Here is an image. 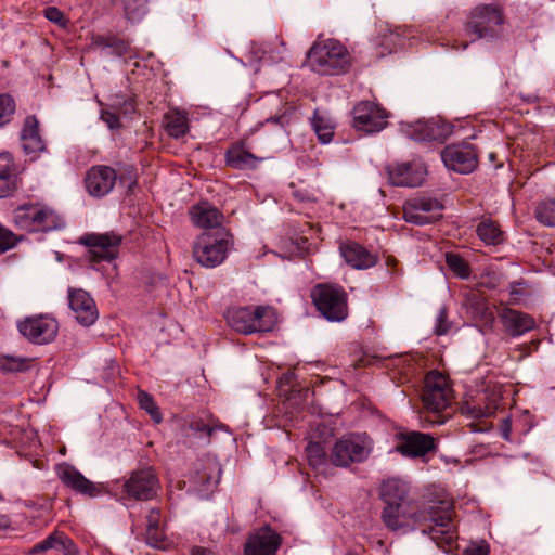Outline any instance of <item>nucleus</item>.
Segmentation results:
<instances>
[{
	"label": "nucleus",
	"mask_w": 555,
	"mask_h": 555,
	"mask_svg": "<svg viewBox=\"0 0 555 555\" xmlns=\"http://www.w3.org/2000/svg\"><path fill=\"white\" fill-rule=\"evenodd\" d=\"M454 516L453 502L442 499L429 501L422 511L413 514V519L418 524L428 522V527L423 528L422 532L428 534L438 547L449 551L457 539V532L453 524Z\"/></svg>",
	"instance_id": "f257e3e1"
},
{
	"label": "nucleus",
	"mask_w": 555,
	"mask_h": 555,
	"mask_svg": "<svg viewBox=\"0 0 555 555\" xmlns=\"http://www.w3.org/2000/svg\"><path fill=\"white\" fill-rule=\"evenodd\" d=\"M422 420L429 425H442L452 415L453 390L446 375L430 371L424 379L422 391Z\"/></svg>",
	"instance_id": "f03ea898"
},
{
	"label": "nucleus",
	"mask_w": 555,
	"mask_h": 555,
	"mask_svg": "<svg viewBox=\"0 0 555 555\" xmlns=\"http://www.w3.org/2000/svg\"><path fill=\"white\" fill-rule=\"evenodd\" d=\"M307 64L320 75H339L350 66V55L335 39H318L307 53Z\"/></svg>",
	"instance_id": "7ed1b4c3"
},
{
	"label": "nucleus",
	"mask_w": 555,
	"mask_h": 555,
	"mask_svg": "<svg viewBox=\"0 0 555 555\" xmlns=\"http://www.w3.org/2000/svg\"><path fill=\"white\" fill-rule=\"evenodd\" d=\"M233 247V236L225 228L216 231H204L192 246L194 260L204 268L212 269L220 266Z\"/></svg>",
	"instance_id": "20e7f679"
},
{
	"label": "nucleus",
	"mask_w": 555,
	"mask_h": 555,
	"mask_svg": "<svg viewBox=\"0 0 555 555\" xmlns=\"http://www.w3.org/2000/svg\"><path fill=\"white\" fill-rule=\"evenodd\" d=\"M14 224L27 232H50L63 227V221L51 208L39 204H24L13 211Z\"/></svg>",
	"instance_id": "39448f33"
},
{
	"label": "nucleus",
	"mask_w": 555,
	"mask_h": 555,
	"mask_svg": "<svg viewBox=\"0 0 555 555\" xmlns=\"http://www.w3.org/2000/svg\"><path fill=\"white\" fill-rule=\"evenodd\" d=\"M370 453L371 446L364 437L349 434L336 440L331 449L330 463L337 467H349L364 462Z\"/></svg>",
	"instance_id": "423d86ee"
},
{
	"label": "nucleus",
	"mask_w": 555,
	"mask_h": 555,
	"mask_svg": "<svg viewBox=\"0 0 555 555\" xmlns=\"http://www.w3.org/2000/svg\"><path fill=\"white\" fill-rule=\"evenodd\" d=\"M503 24L502 11L494 5L485 4L475 8L465 25V34L472 41L493 37Z\"/></svg>",
	"instance_id": "0eeeda50"
},
{
	"label": "nucleus",
	"mask_w": 555,
	"mask_h": 555,
	"mask_svg": "<svg viewBox=\"0 0 555 555\" xmlns=\"http://www.w3.org/2000/svg\"><path fill=\"white\" fill-rule=\"evenodd\" d=\"M122 493L135 501H149L157 495L160 488L158 477L153 467L133 470L122 482Z\"/></svg>",
	"instance_id": "6e6552de"
},
{
	"label": "nucleus",
	"mask_w": 555,
	"mask_h": 555,
	"mask_svg": "<svg viewBox=\"0 0 555 555\" xmlns=\"http://www.w3.org/2000/svg\"><path fill=\"white\" fill-rule=\"evenodd\" d=\"M18 331L29 341L43 345L55 338L57 322L50 314H31L18 323Z\"/></svg>",
	"instance_id": "1a4fd4ad"
},
{
	"label": "nucleus",
	"mask_w": 555,
	"mask_h": 555,
	"mask_svg": "<svg viewBox=\"0 0 555 555\" xmlns=\"http://www.w3.org/2000/svg\"><path fill=\"white\" fill-rule=\"evenodd\" d=\"M311 299L319 312H346L348 309V295L337 284H317L311 289Z\"/></svg>",
	"instance_id": "9d476101"
},
{
	"label": "nucleus",
	"mask_w": 555,
	"mask_h": 555,
	"mask_svg": "<svg viewBox=\"0 0 555 555\" xmlns=\"http://www.w3.org/2000/svg\"><path fill=\"white\" fill-rule=\"evenodd\" d=\"M443 206L439 201L428 197H415L403 205V218L406 222L425 225L442 218Z\"/></svg>",
	"instance_id": "9b49d317"
},
{
	"label": "nucleus",
	"mask_w": 555,
	"mask_h": 555,
	"mask_svg": "<svg viewBox=\"0 0 555 555\" xmlns=\"http://www.w3.org/2000/svg\"><path fill=\"white\" fill-rule=\"evenodd\" d=\"M444 166L461 175L473 172L478 165V156L472 144H452L441 152Z\"/></svg>",
	"instance_id": "f8f14e48"
},
{
	"label": "nucleus",
	"mask_w": 555,
	"mask_h": 555,
	"mask_svg": "<svg viewBox=\"0 0 555 555\" xmlns=\"http://www.w3.org/2000/svg\"><path fill=\"white\" fill-rule=\"evenodd\" d=\"M121 236L115 233L88 234L81 243L89 247V257L93 262L112 261L119 254Z\"/></svg>",
	"instance_id": "ddd939ff"
},
{
	"label": "nucleus",
	"mask_w": 555,
	"mask_h": 555,
	"mask_svg": "<svg viewBox=\"0 0 555 555\" xmlns=\"http://www.w3.org/2000/svg\"><path fill=\"white\" fill-rule=\"evenodd\" d=\"M387 113L377 104L363 101L353 108V127L366 133H374L387 126Z\"/></svg>",
	"instance_id": "4468645a"
},
{
	"label": "nucleus",
	"mask_w": 555,
	"mask_h": 555,
	"mask_svg": "<svg viewBox=\"0 0 555 555\" xmlns=\"http://www.w3.org/2000/svg\"><path fill=\"white\" fill-rule=\"evenodd\" d=\"M281 544V535L270 526H264L248 537L244 555H276Z\"/></svg>",
	"instance_id": "2eb2a0df"
},
{
	"label": "nucleus",
	"mask_w": 555,
	"mask_h": 555,
	"mask_svg": "<svg viewBox=\"0 0 555 555\" xmlns=\"http://www.w3.org/2000/svg\"><path fill=\"white\" fill-rule=\"evenodd\" d=\"M453 126L441 119L418 120L409 126L408 135L414 141H444L453 133Z\"/></svg>",
	"instance_id": "dca6fc26"
},
{
	"label": "nucleus",
	"mask_w": 555,
	"mask_h": 555,
	"mask_svg": "<svg viewBox=\"0 0 555 555\" xmlns=\"http://www.w3.org/2000/svg\"><path fill=\"white\" fill-rule=\"evenodd\" d=\"M230 327L242 334L272 331L276 314H224Z\"/></svg>",
	"instance_id": "f3484780"
},
{
	"label": "nucleus",
	"mask_w": 555,
	"mask_h": 555,
	"mask_svg": "<svg viewBox=\"0 0 555 555\" xmlns=\"http://www.w3.org/2000/svg\"><path fill=\"white\" fill-rule=\"evenodd\" d=\"M398 451L408 457H422L437 450L436 439L430 434L408 431L399 436Z\"/></svg>",
	"instance_id": "a211bd4d"
},
{
	"label": "nucleus",
	"mask_w": 555,
	"mask_h": 555,
	"mask_svg": "<svg viewBox=\"0 0 555 555\" xmlns=\"http://www.w3.org/2000/svg\"><path fill=\"white\" fill-rule=\"evenodd\" d=\"M61 481L76 493L95 498L103 493V487L87 479L77 468L68 464H62L57 468Z\"/></svg>",
	"instance_id": "6ab92c4d"
},
{
	"label": "nucleus",
	"mask_w": 555,
	"mask_h": 555,
	"mask_svg": "<svg viewBox=\"0 0 555 555\" xmlns=\"http://www.w3.org/2000/svg\"><path fill=\"white\" fill-rule=\"evenodd\" d=\"M116 179L117 173L112 167L93 166L86 173V189L91 196L103 197L113 190Z\"/></svg>",
	"instance_id": "aec40b11"
},
{
	"label": "nucleus",
	"mask_w": 555,
	"mask_h": 555,
	"mask_svg": "<svg viewBox=\"0 0 555 555\" xmlns=\"http://www.w3.org/2000/svg\"><path fill=\"white\" fill-rule=\"evenodd\" d=\"M387 173L391 184L415 188L423 182L425 169L418 164L402 163L396 166H388Z\"/></svg>",
	"instance_id": "412c9836"
},
{
	"label": "nucleus",
	"mask_w": 555,
	"mask_h": 555,
	"mask_svg": "<svg viewBox=\"0 0 555 555\" xmlns=\"http://www.w3.org/2000/svg\"><path fill=\"white\" fill-rule=\"evenodd\" d=\"M192 222L205 231H216L223 228V214L207 202L193 206L190 210Z\"/></svg>",
	"instance_id": "4be33fe9"
},
{
	"label": "nucleus",
	"mask_w": 555,
	"mask_h": 555,
	"mask_svg": "<svg viewBox=\"0 0 555 555\" xmlns=\"http://www.w3.org/2000/svg\"><path fill=\"white\" fill-rule=\"evenodd\" d=\"M339 250L345 261L353 269L365 270L377 263V256L358 243L341 244Z\"/></svg>",
	"instance_id": "5701e85b"
},
{
	"label": "nucleus",
	"mask_w": 555,
	"mask_h": 555,
	"mask_svg": "<svg viewBox=\"0 0 555 555\" xmlns=\"http://www.w3.org/2000/svg\"><path fill=\"white\" fill-rule=\"evenodd\" d=\"M23 151L26 154H36L44 150V143L39 133V122L35 116H27L21 131Z\"/></svg>",
	"instance_id": "b1692460"
},
{
	"label": "nucleus",
	"mask_w": 555,
	"mask_h": 555,
	"mask_svg": "<svg viewBox=\"0 0 555 555\" xmlns=\"http://www.w3.org/2000/svg\"><path fill=\"white\" fill-rule=\"evenodd\" d=\"M17 186L16 166L10 153L0 154V198L8 197Z\"/></svg>",
	"instance_id": "393cba45"
},
{
	"label": "nucleus",
	"mask_w": 555,
	"mask_h": 555,
	"mask_svg": "<svg viewBox=\"0 0 555 555\" xmlns=\"http://www.w3.org/2000/svg\"><path fill=\"white\" fill-rule=\"evenodd\" d=\"M262 158L251 154L243 143L233 144L225 153L227 165L234 169H254Z\"/></svg>",
	"instance_id": "a878e982"
},
{
	"label": "nucleus",
	"mask_w": 555,
	"mask_h": 555,
	"mask_svg": "<svg viewBox=\"0 0 555 555\" xmlns=\"http://www.w3.org/2000/svg\"><path fill=\"white\" fill-rule=\"evenodd\" d=\"M499 317L505 333L514 337L535 326V321L530 314H499Z\"/></svg>",
	"instance_id": "bb28decb"
},
{
	"label": "nucleus",
	"mask_w": 555,
	"mask_h": 555,
	"mask_svg": "<svg viewBox=\"0 0 555 555\" xmlns=\"http://www.w3.org/2000/svg\"><path fill=\"white\" fill-rule=\"evenodd\" d=\"M408 492V485L398 478H389L380 486V498L385 504L403 505Z\"/></svg>",
	"instance_id": "cd10ccee"
},
{
	"label": "nucleus",
	"mask_w": 555,
	"mask_h": 555,
	"mask_svg": "<svg viewBox=\"0 0 555 555\" xmlns=\"http://www.w3.org/2000/svg\"><path fill=\"white\" fill-rule=\"evenodd\" d=\"M163 124L168 135L179 139L189 131V120L185 112L180 109H170L163 117Z\"/></svg>",
	"instance_id": "c85d7f7f"
},
{
	"label": "nucleus",
	"mask_w": 555,
	"mask_h": 555,
	"mask_svg": "<svg viewBox=\"0 0 555 555\" xmlns=\"http://www.w3.org/2000/svg\"><path fill=\"white\" fill-rule=\"evenodd\" d=\"M403 38L397 29H391L388 26L382 27L374 40V44L378 50L379 56H385L392 53L402 46Z\"/></svg>",
	"instance_id": "c756f323"
},
{
	"label": "nucleus",
	"mask_w": 555,
	"mask_h": 555,
	"mask_svg": "<svg viewBox=\"0 0 555 555\" xmlns=\"http://www.w3.org/2000/svg\"><path fill=\"white\" fill-rule=\"evenodd\" d=\"M68 307L73 312H98L95 300L82 288H68Z\"/></svg>",
	"instance_id": "7c9ffc66"
},
{
	"label": "nucleus",
	"mask_w": 555,
	"mask_h": 555,
	"mask_svg": "<svg viewBox=\"0 0 555 555\" xmlns=\"http://www.w3.org/2000/svg\"><path fill=\"white\" fill-rule=\"evenodd\" d=\"M35 357H23L15 354L0 356V372L3 373H24L29 371L36 363Z\"/></svg>",
	"instance_id": "2f4dec72"
},
{
	"label": "nucleus",
	"mask_w": 555,
	"mask_h": 555,
	"mask_svg": "<svg viewBox=\"0 0 555 555\" xmlns=\"http://www.w3.org/2000/svg\"><path fill=\"white\" fill-rule=\"evenodd\" d=\"M312 128L321 143L326 144L332 141L335 125L327 114L317 109L312 119Z\"/></svg>",
	"instance_id": "473e14b6"
},
{
	"label": "nucleus",
	"mask_w": 555,
	"mask_h": 555,
	"mask_svg": "<svg viewBox=\"0 0 555 555\" xmlns=\"http://www.w3.org/2000/svg\"><path fill=\"white\" fill-rule=\"evenodd\" d=\"M306 454L309 465L319 470L330 462L326 449L321 442L310 441L306 447Z\"/></svg>",
	"instance_id": "72a5a7b5"
},
{
	"label": "nucleus",
	"mask_w": 555,
	"mask_h": 555,
	"mask_svg": "<svg viewBox=\"0 0 555 555\" xmlns=\"http://www.w3.org/2000/svg\"><path fill=\"white\" fill-rule=\"evenodd\" d=\"M477 234L486 244L498 245L503 241V233L491 220H483L477 227Z\"/></svg>",
	"instance_id": "f704fd0d"
},
{
	"label": "nucleus",
	"mask_w": 555,
	"mask_h": 555,
	"mask_svg": "<svg viewBox=\"0 0 555 555\" xmlns=\"http://www.w3.org/2000/svg\"><path fill=\"white\" fill-rule=\"evenodd\" d=\"M385 525L391 530H398L404 526L401 518H404L403 505L386 504L383 514Z\"/></svg>",
	"instance_id": "c9c22d12"
},
{
	"label": "nucleus",
	"mask_w": 555,
	"mask_h": 555,
	"mask_svg": "<svg viewBox=\"0 0 555 555\" xmlns=\"http://www.w3.org/2000/svg\"><path fill=\"white\" fill-rule=\"evenodd\" d=\"M446 263L453 274L459 279H468L470 275V267L468 262L457 254L447 253Z\"/></svg>",
	"instance_id": "e433bc0d"
},
{
	"label": "nucleus",
	"mask_w": 555,
	"mask_h": 555,
	"mask_svg": "<svg viewBox=\"0 0 555 555\" xmlns=\"http://www.w3.org/2000/svg\"><path fill=\"white\" fill-rule=\"evenodd\" d=\"M138 403L140 409L144 410L156 424L162 423V412L157 403L155 402L154 398L149 392L144 390H139Z\"/></svg>",
	"instance_id": "4c0bfd02"
},
{
	"label": "nucleus",
	"mask_w": 555,
	"mask_h": 555,
	"mask_svg": "<svg viewBox=\"0 0 555 555\" xmlns=\"http://www.w3.org/2000/svg\"><path fill=\"white\" fill-rule=\"evenodd\" d=\"M535 218L547 227H555V199L541 202L535 208Z\"/></svg>",
	"instance_id": "58836bf2"
},
{
	"label": "nucleus",
	"mask_w": 555,
	"mask_h": 555,
	"mask_svg": "<svg viewBox=\"0 0 555 555\" xmlns=\"http://www.w3.org/2000/svg\"><path fill=\"white\" fill-rule=\"evenodd\" d=\"M464 306L473 312H487L489 310L480 289H469L464 295Z\"/></svg>",
	"instance_id": "ea45409f"
},
{
	"label": "nucleus",
	"mask_w": 555,
	"mask_h": 555,
	"mask_svg": "<svg viewBox=\"0 0 555 555\" xmlns=\"http://www.w3.org/2000/svg\"><path fill=\"white\" fill-rule=\"evenodd\" d=\"M50 548H62L67 554H73L75 551L74 541L64 532L55 530L46 538Z\"/></svg>",
	"instance_id": "a19ab883"
},
{
	"label": "nucleus",
	"mask_w": 555,
	"mask_h": 555,
	"mask_svg": "<svg viewBox=\"0 0 555 555\" xmlns=\"http://www.w3.org/2000/svg\"><path fill=\"white\" fill-rule=\"evenodd\" d=\"M125 15L130 21L140 20L146 12V0H122Z\"/></svg>",
	"instance_id": "79ce46f5"
},
{
	"label": "nucleus",
	"mask_w": 555,
	"mask_h": 555,
	"mask_svg": "<svg viewBox=\"0 0 555 555\" xmlns=\"http://www.w3.org/2000/svg\"><path fill=\"white\" fill-rule=\"evenodd\" d=\"M15 113V101L10 94H0V127L9 124Z\"/></svg>",
	"instance_id": "37998d69"
},
{
	"label": "nucleus",
	"mask_w": 555,
	"mask_h": 555,
	"mask_svg": "<svg viewBox=\"0 0 555 555\" xmlns=\"http://www.w3.org/2000/svg\"><path fill=\"white\" fill-rule=\"evenodd\" d=\"M24 236L14 234L11 230L0 224V255L14 248Z\"/></svg>",
	"instance_id": "c03bdc74"
},
{
	"label": "nucleus",
	"mask_w": 555,
	"mask_h": 555,
	"mask_svg": "<svg viewBox=\"0 0 555 555\" xmlns=\"http://www.w3.org/2000/svg\"><path fill=\"white\" fill-rule=\"evenodd\" d=\"M460 327L459 323L449 320L448 314H438L434 333L437 336L455 333Z\"/></svg>",
	"instance_id": "a18cd8bd"
},
{
	"label": "nucleus",
	"mask_w": 555,
	"mask_h": 555,
	"mask_svg": "<svg viewBox=\"0 0 555 555\" xmlns=\"http://www.w3.org/2000/svg\"><path fill=\"white\" fill-rule=\"evenodd\" d=\"M145 538L149 545L163 548L166 540L165 526L146 528Z\"/></svg>",
	"instance_id": "49530a36"
},
{
	"label": "nucleus",
	"mask_w": 555,
	"mask_h": 555,
	"mask_svg": "<svg viewBox=\"0 0 555 555\" xmlns=\"http://www.w3.org/2000/svg\"><path fill=\"white\" fill-rule=\"evenodd\" d=\"M44 17L51 23L66 28L68 26L69 20L64 15V13L57 9L56 7H48L43 10Z\"/></svg>",
	"instance_id": "de8ad7c7"
},
{
	"label": "nucleus",
	"mask_w": 555,
	"mask_h": 555,
	"mask_svg": "<svg viewBox=\"0 0 555 555\" xmlns=\"http://www.w3.org/2000/svg\"><path fill=\"white\" fill-rule=\"evenodd\" d=\"M190 429L195 433H205L210 438L216 430H227L228 427L224 424L207 425L203 421L196 420L190 423Z\"/></svg>",
	"instance_id": "09e8293b"
},
{
	"label": "nucleus",
	"mask_w": 555,
	"mask_h": 555,
	"mask_svg": "<svg viewBox=\"0 0 555 555\" xmlns=\"http://www.w3.org/2000/svg\"><path fill=\"white\" fill-rule=\"evenodd\" d=\"M499 285V276L494 272H486L480 275L476 288L482 293L483 288L493 289Z\"/></svg>",
	"instance_id": "8fccbe9b"
},
{
	"label": "nucleus",
	"mask_w": 555,
	"mask_h": 555,
	"mask_svg": "<svg viewBox=\"0 0 555 555\" xmlns=\"http://www.w3.org/2000/svg\"><path fill=\"white\" fill-rule=\"evenodd\" d=\"M206 469L210 470V475L206 476L205 478H202V481L204 485L207 486V489L210 488V486H217L220 481L221 476V469L216 463H209L206 466Z\"/></svg>",
	"instance_id": "3c124183"
},
{
	"label": "nucleus",
	"mask_w": 555,
	"mask_h": 555,
	"mask_svg": "<svg viewBox=\"0 0 555 555\" xmlns=\"http://www.w3.org/2000/svg\"><path fill=\"white\" fill-rule=\"evenodd\" d=\"M101 119L107 125V127L112 130L118 129L121 127L120 118L117 113L112 112L109 109L101 111Z\"/></svg>",
	"instance_id": "603ef678"
},
{
	"label": "nucleus",
	"mask_w": 555,
	"mask_h": 555,
	"mask_svg": "<svg viewBox=\"0 0 555 555\" xmlns=\"http://www.w3.org/2000/svg\"><path fill=\"white\" fill-rule=\"evenodd\" d=\"M111 49L113 50V53L117 56H124L128 53H130L131 48L128 41L119 39L114 36Z\"/></svg>",
	"instance_id": "864d4df0"
},
{
	"label": "nucleus",
	"mask_w": 555,
	"mask_h": 555,
	"mask_svg": "<svg viewBox=\"0 0 555 555\" xmlns=\"http://www.w3.org/2000/svg\"><path fill=\"white\" fill-rule=\"evenodd\" d=\"M490 546L486 541L470 544L464 550L463 555H489Z\"/></svg>",
	"instance_id": "5fc2aeb1"
},
{
	"label": "nucleus",
	"mask_w": 555,
	"mask_h": 555,
	"mask_svg": "<svg viewBox=\"0 0 555 555\" xmlns=\"http://www.w3.org/2000/svg\"><path fill=\"white\" fill-rule=\"evenodd\" d=\"M509 288L512 300L514 302L520 301L522 297L528 296L530 294V292L526 287H524L521 283H512Z\"/></svg>",
	"instance_id": "6e6d98bb"
},
{
	"label": "nucleus",
	"mask_w": 555,
	"mask_h": 555,
	"mask_svg": "<svg viewBox=\"0 0 555 555\" xmlns=\"http://www.w3.org/2000/svg\"><path fill=\"white\" fill-rule=\"evenodd\" d=\"M165 526L162 521V513L159 508H152L146 516V528Z\"/></svg>",
	"instance_id": "4d7b16f0"
},
{
	"label": "nucleus",
	"mask_w": 555,
	"mask_h": 555,
	"mask_svg": "<svg viewBox=\"0 0 555 555\" xmlns=\"http://www.w3.org/2000/svg\"><path fill=\"white\" fill-rule=\"evenodd\" d=\"M113 38H114V36H102V35L93 36L92 44L98 48H103V49L109 48L111 49Z\"/></svg>",
	"instance_id": "13d9d810"
},
{
	"label": "nucleus",
	"mask_w": 555,
	"mask_h": 555,
	"mask_svg": "<svg viewBox=\"0 0 555 555\" xmlns=\"http://www.w3.org/2000/svg\"><path fill=\"white\" fill-rule=\"evenodd\" d=\"M99 314H75L76 321L83 325L90 326L95 323Z\"/></svg>",
	"instance_id": "bf43d9fd"
},
{
	"label": "nucleus",
	"mask_w": 555,
	"mask_h": 555,
	"mask_svg": "<svg viewBox=\"0 0 555 555\" xmlns=\"http://www.w3.org/2000/svg\"><path fill=\"white\" fill-rule=\"evenodd\" d=\"M501 436L505 439V440H509L511 439V431H512V423H511V420L509 418H504L501 423Z\"/></svg>",
	"instance_id": "052dcab7"
},
{
	"label": "nucleus",
	"mask_w": 555,
	"mask_h": 555,
	"mask_svg": "<svg viewBox=\"0 0 555 555\" xmlns=\"http://www.w3.org/2000/svg\"><path fill=\"white\" fill-rule=\"evenodd\" d=\"M294 196L299 201V202H312V201H315V196L314 194L312 193H308L306 191H301V190H296L294 191Z\"/></svg>",
	"instance_id": "680f3d73"
},
{
	"label": "nucleus",
	"mask_w": 555,
	"mask_h": 555,
	"mask_svg": "<svg viewBox=\"0 0 555 555\" xmlns=\"http://www.w3.org/2000/svg\"><path fill=\"white\" fill-rule=\"evenodd\" d=\"M48 550H51L50 546H49V543H47L46 539L36 543L31 550L29 551L30 554H37V553H41V552H46Z\"/></svg>",
	"instance_id": "e2e57ef3"
},
{
	"label": "nucleus",
	"mask_w": 555,
	"mask_h": 555,
	"mask_svg": "<svg viewBox=\"0 0 555 555\" xmlns=\"http://www.w3.org/2000/svg\"><path fill=\"white\" fill-rule=\"evenodd\" d=\"M269 310H275V308L269 307V306L258 305V306H255L253 308H249V307L243 308L241 310V312H257V313H260V312H268Z\"/></svg>",
	"instance_id": "0e129e2a"
},
{
	"label": "nucleus",
	"mask_w": 555,
	"mask_h": 555,
	"mask_svg": "<svg viewBox=\"0 0 555 555\" xmlns=\"http://www.w3.org/2000/svg\"><path fill=\"white\" fill-rule=\"evenodd\" d=\"M328 322H343L348 314H320Z\"/></svg>",
	"instance_id": "69168bd1"
},
{
	"label": "nucleus",
	"mask_w": 555,
	"mask_h": 555,
	"mask_svg": "<svg viewBox=\"0 0 555 555\" xmlns=\"http://www.w3.org/2000/svg\"><path fill=\"white\" fill-rule=\"evenodd\" d=\"M191 555H214V553L206 547L193 546L191 550Z\"/></svg>",
	"instance_id": "338daca9"
},
{
	"label": "nucleus",
	"mask_w": 555,
	"mask_h": 555,
	"mask_svg": "<svg viewBox=\"0 0 555 555\" xmlns=\"http://www.w3.org/2000/svg\"><path fill=\"white\" fill-rule=\"evenodd\" d=\"M11 520L7 515H0V530L10 528Z\"/></svg>",
	"instance_id": "774afa93"
}]
</instances>
